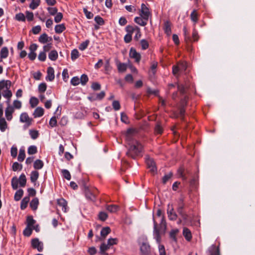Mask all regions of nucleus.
<instances>
[{"label":"nucleus","instance_id":"obj_1","mask_svg":"<svg viewBox=\"0 0 255 255\" xmlns=\"http://www.w3.org/2000/svg\"><path fill=\"white\" fill-rule=\"evenodd\" d=\"M135 133V129L129 128L126 134V140L128 145L127 154L133 159L141 156L143 148L140 142L133 139V135Z\"/></svg>","mask_w":255,"mask_h":255},{"label":"nucleus","instance_id":"obj_2","mask_svg":"<svg viewBox=\"0 0 255 255\" xmlns=\"http://www.w3.org/2000/svg\"><path fill=\"white\" fill-rule=\"evenodd\" d=\"M185 203L184 202V199L182 197H181L179 199L177 211L178 214L181 216L183 219L187 220L188 218V215L183 211Z\"/></svg>","mask_w":255,"mask_h":255},{"label":"nucleus","instance_id":"obj_3","mask_svg":"<svg viewBox=\"0 0 255 255\" xmlns=\"http://www.w3.org/2000/svg\"><path fill=\"white\" fill-rule=\"evenodd\" d=\"M140 15V16H141L144 20H148L149 15H150V12L148 8L143 3H142L141 5Z\"/></svg>","mask_w":255,"mask_h":255},{"label":"nucleus","instance_id":"obj_4","mask_svg":"<svg viewBox=\"0 0 255 255\" xmlns=\"http://www.w3.org/2000/svg\"><path fill=\"white\" fill-rule=\"evenodd\" d=\"M145 162L147 166V168L149 169L150 171L152 173H154L156 172V167L155 163L153 159L147 157L145 159Z\"/></svg>","mask_w":255,"mask_h":255},{"label":"nucleus","instance_id":"obj_5","mask_svg":"<svg viewBox=\"0 0 255 255\" xmlns=\"http://www.w3.org/2000/svg\"><path fill=\"white\" fill-rule=\"evenodd\" d=\"M21 123H24L27 126L31 124L32 119L30 118L27 113L24 112L21 114L19 118Z\"/></svg>","mask_w":255,"mask_h":255},{"label":"nucleus","instance_id":"obj_6","mask_svg":"<svg viewBox=\"0 0 255 255\" xmlns=\"http://www.w3.org/2000/svg\"><path fill=\"white\" fill-rule=\"evenodd\" d=\"M7 107L5 110V116L7 121H10L12 119V114L14 112V109L10 104H7Z\"/></svg>","mask_w":255,"mask_h":255},{"label":"nucleus","instance_id":"obj_7","mask_svg":"<svg viewBox=\"0 0 255 255\" xmlns=\"http://www.w3.org/2000/svg\"><path fill=\"white\" fill-rule=\"evenodd\" d=\"M167 213L170 220L175 221L177 219V215L174 211L173 207L172 206H170L169 204L168 205Z\"/></svg>","mask_w":255,"mask_h":255},{"label":"nucleus","instance_id":"obj_8","mask_svg":"<svg viewBox=\"0 0 255 255\" xmlns=\"http://www.w3.org/2000/svg\"><path fill=\"white\" fill-rule=\"evenodd\" d=\"M141 255H151L150 248L149 245L143 243L140 247Z\"/></svg>","mask_w":255,"mask_h":255},{"label":"nucleus","instance_id":"obj_9","mask_svg":"<svg viewBox=\"0 0 255 255\" xmlns=\"http://www.w3.org/2000/svg\"><path fill=\"white\" fill-rule=\"evenodd\" d=\"M31 245L33 248L36 249L38 252H42L43 250V244L37 238L31 241Z\"/></svg>","mask_w":255,"mask_h":255},{"label":"nucleus","instance_id":"obj_10","mask_svg":"<svg viewBox=\"0 0 255 255\" xmlns=\"http://www.w3.org/2000/svg\"><path fill=\"white\" fill-rule=\"evenodd\" d=\"M130 58L134 59L136 62H139L141 59L140 54L137 52L136 50L133 48H131L129 53Z\"/></svg>","mask_w":255,"mask_h":255},{"label":"nucleus","instance_id":"obj_11","mask_svg":"<svg viewBox=\"0 0 255 255\" xmlns=\"http://www.w3.org/2000/svg\"><path fill=\"white\" fill-rule=\"evenodd\" d=\"M85 195L86 199L89 201L95 202L96 199V195L94 192H92L89 189L87 188L85 191Z\"/></svg>","mask_w":255,"mask_h":255},{"label":"nucleus","instance_id":"obj_12","mask_svg":"<svg viewBox=\"0 0 255 255\" xmlns=\"http://www.w3.org/2000/svg\"><path fill=\"white\" fill-rule=\"evenodd\" d=\"M2 96L6 99V103L9 104L10 102V99L12 96V93L10 89H6L1 92Z\"/></svg>","mask_w":255,"mask_h":255},{"label":"nucleus","instance_id":"obj_13","mask_svg":"<svg viewBox=\"0 0 255 255\" xmlns=\"http://www.w3.org/2000/svg\"><path fill=\"white\" fill-rule=\"evenodd\" d=\"M136 30V31H137V34H139V36H140L141 35V34H140V28L135 26H131V25H128L126 26V31H127V34H130V35H132L133 32Z\"/></svg>","mask_w":255,"mask_h":255},{"label":"nucleus","instance_id":"obj_14","mask_svg":"<svg viewBox=\"0 0 255 255\" xmlns=\"http://www.w3.org/2000/svg\"><path fill=\"white\" fill-rule=\"evenodd\" d=\"M38 41L41 43L45 44L47 42H51L52 38L51 37L48 36L46 33H44L39 36Z\"/></svg>","mask_w":255,"mask_h":255},{"label":"nucleus","instance_id":"obj_15","mask_svg":"<svg viewBox=\"0 0 255 255\" xmlns=\"http://www.w3.org/2000/svg\"><path fill=\"white\" fill-rule=\"evenodd\" d=\"M57 204L62 207V210L64 212H67L68 207L67 201L63 198L57 200Z\"/></svg>","mask_w":255,"mask_h":255},{"label":"nucleus","instance_id":"obj_16","mask_svg":"<svg viewBox=\"0 0 255 255\" xmlns=\"http://www.w3.org/2000/svg\"><path fill=\"white\" fill-rule=\"evenodd\" d=\"M153 224H154V229H153V236L154 238L155 239L157 243H159L160 241V236L159 233V231L157 229V224L156 222L155 221L154 218L153 219Z\"/></svg>","mask_w":255,"mask_h":255},{"label":"nucleus","instance_id":"obj_17","mask_svg":"<svg viewBox=\"0 0 255 255\" xmlns=\"http://www.w3.org/2000/svg\"><path fill=\"white\" fill-rule=\"evenodd\" d=\"M11 83L9 80H2L0 81V92L6 89H10Z\"/></svg>","mask_w":255,"mask_h":255},{"label":"nucleus","instance_id":"obj_18","mask_svg":"<svg viewBox=\"0 0 255 255\" xmlns=\"http://www.w3.org/2000/svg\"><path fill=\"white\" fill-rule=\"evenodd\" d=\"M47 76L46 80L47 81H52L54 79V70L53 67H49L47 70Z\"/></svg>","mask_w":255,"mask_h":255},{"label":"nucleus","instance_id":"obj_19","mask_svg":"<svg viewBox=\"0 0 255 255\" xmlns=\"http://www.w3.org/2000/svg\"><path fill=\"white\" fill-rule=\"evenodd\" d=\"M105 96V93L104 91L101 92L100 93L96 94L95 96L89 97L88 99L91 100H101L104 98Z\"/></svg>","mask_w":255,"mask_h":255},{"label":"nucleus","instance_id":"obj_20","mask_svg":"<svg viewBox=\"0 0 255 255\" xmlns=\"http://www.w3.org/2000/svg\"><path fill=\"white\" fill-rule=\"evenodd\" d=\"M183 235L187 241H190L191 240L192 237L191 232L188 228H184L183 229Z\"/></svg>","mask_w":255,"mask_h":255},{"label":"nucleus","instance_id":"obj_21","mask_svg":"<svg viewBox=\"0 0 255 255\" xmlns=\"http://www.w3.org/2000/svg\"><path fill=\"white\" fill-rule=\"evenodd\" d=\"M44 114V109L41 107H37L34 110L33 116L34 118L42 117Z\"/></svg>","mask_w":255,"mask_h":255},{"label":"nucleus","instance_id":"obj_22","mask_svg":"<svg viewBox=\"0 0 255 255\" xmlns=\"http://www.w3.org/2000/svg\"><path fill=\"white\" fill-rule=\"evenodd\" d=\"M134 21L135 23L140 25V26H144L147 24V20H144L141 16H136L134 18Z\"/></svg>","mask_w":255,"mask_h":255},{"label":"nucleus","instance_id":"obj_23","mask_svg":"<svg viewBox=\"0 0 255 255\" xmlns=\"http://www.w3.org/2000/svg\"><path fill=\"white\" fill-rule=\"evenodd\" d=\"M163 29H164L165 33L167 35L169 36L171 34V24L169 21H166L164 22Z\"/></svg>","mask_w":255,"mask_h":255},{"label":"nucleus","instance_id":"obj_24","mask_svg":"<svg viewBox=\"0 0 255 255\" xmlns=\"http://www.w3.org/2000/svg\"><path fill=\"white\" fill-rule=\"evenodd\" d=\"M30 198L29 196H25L22 199L20 203V209L24 210L27 206L28 203L29 202Z\"/></svg>","mask_w":255,"mask_h":255},{"label":"nucleus","instance_id":"obj_25","mask_svg":"<svg viewBox=\"0 0 255 255\" xmlns=\"http://www.w3.org/2000/svg\"><path fill=\"white\" fill-rule=\"evenodd\" d=\"M38 205L39 200L37 198H34L30 202V207L34 211L37 209Z\"/></svg>","mask_w":255,"mask_h":255},{"label":"nucleus","instance_id":"obj_26","mask_svg":"<svg viewBox=\"0 0 255 255\" xmlns=\"http://www.w3.org/2000/svg\"><path fill=\"white\" fill-rule=\"evenodd\" d=\"M209 255H219V250L216 246L212 245L209 249Z\"/></svg>","mask_w":255,"mask_h":255},{"label":"nucleus","instance_id":"obj_27","mask_svg":"<svg viewBox=\"0 0 255 255\" xmlns=\"http://www.w3.org/2000/svg\"><path fill=\"white\" fill-rule=\"evenodd\" d=\"M191 20L194 23V25L198 21V14L197 13V10L194 9L190 14Z\"/></svg>","mask_w":255,"mask_h":255},{"label":"nucleus","instance_id":"obj_28","mask_svg":"<svg viewBox=\"0 0 255 255\" xmlns=\"http://www.w3.org/2000/svg\"><path fill=\"white\" fill-rule=\"evenodd\" d=\"M18 180L20 186L23 187L25 186L26 183V178L25 175L24 174H21Z\"/></svg>","mask_w":255,"mask_h":255},{"label":"nucleus","instance_id":"obj_29","mask_svg":"<svg viewBox=\"0 0 255 255\" xmlns=\"http://www.w3.org/2000/svg\"><path fill=\"white\" fill-rule=\"evenodd\" d=\"M48 58L51 61H56L58 58V53L56 50H51L48 54Z\"/></svg>","mask_w":255,"mask_h":255},{"label":"nucleus","instance_id":"obj_30","mask_svg":"<svg viewBox=\"0 0 255 255\" xmlns=\"http://www.w3.org/2000/svg\"><path fill=\"white\" fill-rule=\"evenodd\" d=\"M7 128V124L4 118H0V130L4 132Z\"/></svg>","mask_w":255,"mask_h":255},{"label":"nucleus","instance_id":"obj_31","mask_svg":"<svg viewBox=\"0 0 255 255\" xmlns=\"http://www.w3.org/2000/svg\"><path fill=\"white\" fill-rule=\"evenodd\" d=\"M186 103H187V100H186V98L185 97L184 99L181 101V107L180 109V114L181 116H182V117H183L185 114V110L184 107L186 105Z\"/></svg>","mask_w":255,"mask_h":255},{"label":"nucleus","instance_id":"obj_32","mask_svg":"<svg viewBox=\"0 0 255 255\" xmlns=\"http://www.w3.org/2000/svg\"><path fill=\"white\" fill-rule=\"evenodd\" d=\"M66 29L64 24H57L55 27V31L57 33H61Z\"/></svg>","mask_w":255,"mask_h":255},{"label":"nucleus","instance_id":"obj_33","mask_svg":"<svg viewBox=\"0 0 255 255\" xmlns=\"http://www.w3.org/2000/svg\"><path fill=\"white\" fill-rule=\"evenodd\" d=\"M39 177V173L37 171H32L30 174V180L32 183H35Z\"/></svg>","mask_w":255,"mask_h":255},{"label":"nucleus","instance_id":"obj_34","mask_svg":"<svg viewBox=\"0 0 255 255\" xmlns=\"http://www.w3.org/2000/svg\"><path fill=\"white\" fill-rule=\"evenodd\" d=\"M44 165L43 161L40 159L36 160L33 164V167L35 169H40Z\"/></svg>","mask_w":255,"mask_h":255},{"label":"nucleus","instance_id":"obj_35","mask_svg":"<svg viewBox=\"0 0 255 255\" xmlns=\"http://www.w3.org/2000/svg\"><path fill=\"white\" fill-rule=\"evenodd\" d=\"M117 65L119 72H125L127 69V65L125 63L119 62L117 63Z\"/></svg>","mask_w":255,"mask_h":255},{"label":"nucleus","instance_id":"obj_36","mask_svg":"<svg viewBox=\"0 0 255 255\" xmlns=\"http://www.w3.org/2000/svg\"><path fill=\"white\" fill-rule=\"evenodd\" d=\"M23 195V191L22 189L18 190L15 193L14 199L15 201H18L20 200Z\"/></svg>","mask_w":255,"mask_h":255},{"label":"nucleus","instance_id":"obj_37","mask_svg":"<svg viewBox=\"0 0 255 255\" xmlns=\"http://www.w3.org/2000/svg\"><path fill=\"white\" fill-rule=\"evenodd\" d=\"M106 209L111 213H115L119 210V207L116 205H109L106 206Z\"/></svg>","mask_w":255,"mask_h":255},{"label":"nucleus","instance_id":"obj_38","mask_svg":"<svg viewBox=\"0 0 255 255\" xmlns=\"http://www.w3.org/2000/svg\"><path fill=\"white\" fill-rule=\"evenodd\" d=\"M8 55V50L6 47H3L0 50V57L1 59L6 58Z\"/></svg>","mask_w":255,"mask_h":255},{"label":"nucleus","instance_id":"obj_39","mask_svg":"<svg viewBox=\"0 0 255 255\" xmlns=\"http://www.w3.org/2000/svg\"><path fill=\"white\" fill-rule=\"evenodd\" d=\"M25 157V150L24 149L20 148L19 149V154L17 157V160L19 162H22L24 160Z\"/></svg>","mask_w":255,"mask_h":255},{"label":"nucleus","instance_id":"obj_40","mask_svg":"<svg viewBox=\"0 0 255 255\" xmlns=\"http://www.w3.org/2000/svg\"><path fill=\"white\" fill-rule=\"evenodd\" d=\"M157 66V63L156 62L152 63L151 67L150 70L149 72V75L150 76H154L156 73V69Z\"/></svg>","mask_w":255,"mask_h":255},{"label":"nucleus","instance_id":"obj_41","mask_svg":"<svg viewBox=\"0 0 255 255\" xmlns=\"http://www.w3.org/2000/svg\"><path fill=\"white\" fill-rule=\"evenodd\" d=\"M12 107L14 108V110H19L22 107V103L21 101L15 100H14L12 103V105H11Z\"/></svg>","mask_w":255,"mask_h":255},{"label":"nucleus","instance_id":"obj_42","mask_svg":"<svg viewBox=\"0 0 255 255\" xmlns=\"http://www.w3.org/2000/svg\"><path fill=\"white\" fill-rule=\"evenodd\" d=\"M111 232V229L109 227L103 228L101 231V235L103 238H105Z\"/></svg>","mask_w":255,"mask_h":255},{"label":"nucleus","instance_id":"obj_43","mask_svg":"<svg viewBox=\"0 0 255 255\" xmlns=\"http://www.w3.org/2000/svg\"><path fill=\"white\" fill-rule=\"evenodd\" d=\"M11 186L13 190H16L18 188V180L16 177H13L11 179Z\"/></svg>","mask_w":255,"mask_h":255},{"label":"nucleus","instance_id":"obj_44","mask_svg":"<svg viewBox=\"0 0 255 255\" xmlns=\"http://www.w3.org/2000/svg\"><path fill=\"white\" fill-rule=\"evenodd\" d=\"M79 56V53L77 49H74L72 50L71 53V58L73 61L75 60Z\"/></svg>","mask_w":255,"mask_h":255},{"label":"nucleus","instance_id":"obj_45","mask_svg":"<svg viewBox=\"0 0 255 255\" xmlns=\"http://www.w3.org/2000/svg\"><path fill=\"white\" fill-rule=\"evenodd\" d=\"M89 43L90 41L89 40H86L79 45V49L81 51L85 50L87 48Z\"/></svg>","mask_w":255,"mask_h":255},{"label":"nucleus","instance_id":"obj_46","mask_svg":"<svg viewBox=\"0 0 255 255\" xmlns=\"http://www.w3.org/2000/svg\"><path fill=\"white\" fill-rule=\"evenodd\" d=\"M61 173L62 174L63 176L68 180H70L71 179V174L69 171L67 169H62L61 170Z\"/></svg>","mask_w":255,"mask_h":255},{"label":"nucleus","instance_id":"obj_47","mask_svg":"<svg viewBox=\"0 0 255 255\" xmlns=\"http://www.w3.org/2000/svg\"><path fill=\"white\" fill-rule=\"evenodd\" d=\"M89 78L87 75L83 74L81 75V78L80 79V83L82 85H85L87 82L88 81Z\"/></svg>","mask_w":255,"mask_h":255},{"label":"nucleus","instance_id":"obj_48","mask_svg":"<svg viewBox=\"0 0 255 255\" xmlns=\"http://www.w3.org/2000/svg\"><path fill=\"white\" fill-rule=\"evenodd\" d=\"M15 18L19 21H25V16L22 13H18L15 15Z\"/></svg>","mask_w":255,"mask_h":255},{"label":"nucleus","instance_id":"obj_49","mask_svg":"<svg viewBox=\"0 0 255 255\" xmlns=\"http://www.w3.org/2000/svg\"><path fill=\"white\" fill-rule=\"evenodd\" d=\"M37 152V147L35 145H31L28 148L27 152L29 154H34Z\"/></svg>","mask_w":255,"mask_h":255},{"label":"nucleus","instance_id":"obj_50","mask_svg":"<svg viewBox=\"0 0 255 255\" xmlns=\"http://www.w3.org/2000/svg\"><path fill=\"white\" fill-rule=\"evenodd\" d=\"M177 65L180 69V71H185L187 68V64L184 62H179Z\"/></svg>","mask_w":255,"mask_h":255},{"label":"nucleus","instance_id":"obj_51","mask_svg":"<svg viewBox=\"0 0 255 255\" xmlns=\"http://www.w3.org/2000/svg\"><path fill=\"white\" fill-rule=\"evenodd\" d=\"M31 107L34 108L38 104V100L35 97H31L29 101Z\"/></svg>","mask_w":255,"mask_h":255},{"label":"nucleus","instance_id":"obj_52","mask_svg":"<svg viewBox=\"0 0 255 255\" xmlns=\"http://www.w3.org/2000/svg\"><path fill=\"white\" fill-rule=\"evenodd\" d=\"M27 226L32 227L35 223V221L33 219L32 216H28L27 218Z\"/></svg>","mask_w":255,"mask_h":255},{"label":"nucleus","instance_id":"obj_53","mask_svg":"<svg viewBox=\"0 0 255 255\" xmlns=\"http://www.w3.org/2000/svg\"><path fill=\"white\" fill-rule=\"evenodd\" d=\"M57 123L56 117L53 116L50 119L49 124L51 128H54L57 126Z\"/></svg>","mask_w":255,"mask_h":255},{"label":"nucleus","instance_id":"obj_54","mask_svg":"<svg viewBox=\"0 0 255 255\" xmlns=\"http://www.w3.org/2000/svg\"><path fill=\"white\" fill-rule=\"evenodd\" d=\"M140 44L142 50H145L149 47V44L147 41L145 39H142L140 41Z\"/></svg>","mask_w":255,"mask_h":255},{"label":"nucleus","instance_id":"obj_55","mask_svg":"<svg viewBox=\"0 0 255 255\" xmlns=\"http://www.w3.org/2000/svg\"><path fill=\"white\" fill-rule=\"evenodd\" d=\"M22 166L21 164L18 163L17 162H15L12 165V169L13 171H16L17 170H21Z\"/></svg>","mask_w":255,"mask_h":255},{"label":"nucleus","instance_id":"obj_56","mask_svg":"<svg viewBox=\"0 0 255 255\" xmlns=\"http://www.w3.org/2000/svg\"><path fill=\"white\" fill-rule=\"evenodd\" d=\"M70 82L72 85L77 86L80 83V79L77 76L74 77L71 79Z\"/></svg>","mask_w":255,"mask_h":255},{"label":"nucleus","instance_id":"obj_57","mask_svg":"<svg viewBox=\"0 0 255 255\" xmlns=\"http://www.w3.org/2000/svg\"><path fill=\"white\" fill-rule=\"evenodd\" d=\"M47 88V85L45 83H42L38 86V91L40 93H44Z\"/></svg>","mask_w":255,"mask_h":255},{"label":"nucleus","instance_id":"obj_58","mask_svg":"<svg viewBox=\"0 0 255 255\" xmlns=\"http://www.w3.org/2000/svg\"><path fill=\"white\" fill-rule=\"evenodd\" d=\"M110 247V246L109 245L108 243L107 244H106L105 243L102 244L100 246L101 253L102 254H104L106 251L109 249Z\"/></svg>","mask_w":255,"mask_h":255},{"label":"nucleus","instance_id":"obj_59","mask_svg":"<svg viewBox=\"0 0 255 255\" xmlns=\"http://www.w3.org/2000/svg\"><path fill=\"white\" fill-rule=\"evenodd\" d=\"M183 32L185 37V40L187 42L190 40V37L188 31L186 26L183 27Z\"/></svg>","mask_w":255,"mask_h":255},{"label":"nucleus","instance_id":"obj_60","mask_svg":"<svg viewBox=\"0 0 255 255\" xmlns=\"http://www.w3.org/2000/svg\"><path fill=\"white\" fill-rule=\"evenodd\" d=\"M112 106L113 107V109L115 111H118L121 108V105H120L119 101H116V100L114 101L112 103Z\"/></svg>","mask_w":255,"mask_h":255},{"label":"nucleus","instance_id":"obj_61","mask_svg":"<svg viewBox=\"0 0 255 255\" xmlns=\"http://www.w3.org/2000/svg\"><path fill=\"white\" fill-rule=\"evenodd\" d=\"M32 233V229L30 227L27 226V227L24 230L23 234L25 236L29 237Z\"/></svg>","mask_w":255,"mask_h":255},{"label":"nucleus","instance_id":"obj_62","mask_svg":"<svg viewBox=\"0 0 255 255\" xmlns=\"http://www.w3.org/2000/svg\"><path fill=\"white\" fill-rule=\"evenodd\" d=\"M63 18V14L61 12H58L54 17V21L56 23L60 22Z\"/></svg>","mask_w":255,"mask_h":255},{"label":"nucleus","instance_id":"obj_63","mask_svg":"<svg viewBox=\"0 0 255 255\" xmlns=\"http://www.w3.org/2000/svg\"><path fill=\"white\" fill-rule=\"evenodd\" d=\"M29 134L31 138L33 139H36L38 136V131L35 130H30L29 131Z\"/></svg>","mask_w":255,"mask_h":255},{"label":"nucleus","instance_id":"obj_64","mask_svg":"<svg viewBox=\"0 0 255 255\" xmlns=\"http://www.w3.org/2000/svg\"><path fill=\"white\" fill-rule=\"evenodd\" d=\"M94 20L96 21V22L100 25H102L104 24V21L103 18H102L100 16L98 15L95 16Z\"/></svg>","mask_w":255,"mask_h":255}]
</instances>
